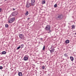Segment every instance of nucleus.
Masks as SVG:
<instances>
[{"label": "nucleus", "instance_id": "f257e3e1", "mask_svg": "<svg viewBox=\"0 0 76 76\" xmlns=\"http://www.w3.org/2000/svg\"><path fill=\"white\" fill-rule=\"evenodd\" d=\"M15 20V18H12L10 19V20L8 21L9 23H12Z\"/></svg>", "mask_w": 76, "mask_h": 76}, {"label": "nucleus", "instance_id": "f03ea898", "mask_svg": "<svg viewBox=\"0 0 76 76\" xmlns=\"http://www.w3.org/2000/svg\"><path fill=\"white\" fill-rule=\"evenodd\" d=\"M29 58V56H25L23 58V60L24 61H27Z\"/></svg>", "mask_w": 76, "mask_h": 76}, {"label": "nucleus", "instance_id": "7ed1b4c3", "mask_svg": "<svg viewBox=\"0 0 76 76\" xmlns=\"http://www.w3.org/2000/svg\"><path fill=\"white\" fill-rule=\"evenodd\" d=\"M46 30H48L50 29V26H46L45 28Z\"/></svg>", "mask_w": 76, "mask_h": 76}, {"label": "nucleus", "instance_id": "20e7f679", "mask_svg": "<svg viewBox=\"0 0 76 76\" xmlns=\"http://www.w3.org/2000/svg\"><path fill=\"white\" fill-rule=\"evenodd\" d=\"M35 0H32L31 1V4L32 6H34L35 5Z\"/></svg>", "mask_w": 76, "mask_h": 76}, {"label": "nucleus", "instance_id": "39448f33", "mask_svg": "<svg viewBox=\"0 0 76 76\" xmlns=\"http://www.w3.org/2000/svg\"><path fill=\"white\" fill-rule=\"evenodd\" d=\"M50 51L51 53H53L54 51V48H50Z\"/></svg>", "mask_w": 76, "mask_h": 76}, {"label": "nucleus", "instance_id": "423d86ee", "mask_svg": "<svg viewBox=\"0 0 76 76\" xmlns=\"http://www.w3.org/2000/svg\"><path fill=\"white\" fill-rule=\"evenodd\" d=\"M18 15V14H17L16 12H13L12 13V15L13 16H16V15Z\"/></svg>", "mask_w": 76, "mask_h": 76}, {"label": "nucleus", "instance_id": "0eeeda50", "mask_svg": "<svg viewBox=\"0 0 76 76\" xmlns=\"http://www.w3.org/2000/svg\"><path fill=\"white\" fill-rule=\"evenodd\" d=\"M18 75L19 76H22V72H19L18 73Z\"/></svg>", "mask_w": 76, "mask_h": 76}, {"label": "nucleus", "instance_id": "6e6552de", "mask_svg": "<svg viewBox=\"0 0 76 76\" xmlns=\"http://www.w3.org/2000/svg\"><path fill=\"white\" fill-rule=\"evenodd\" d=\"M58 18H59L60 19H61L63 18V16L61 15L59 16L58 17H57Z\"/></svg>", "mask_w": 76, "mask_h": 76}, {"label": "nucleus", "instance_id": "1a4fd4ad", "mask_svg": "<svg viewBox=\"0 0 76 76\" xmlns=\"http://www.w3.org/2000/svg\"><path fill=\"white\" fill-rule=\"evenodd\" d=\"M19 37L20 38H22L23 37V34H20L19 35Z\"/></svg>", "mask_w": 76, "mask_h": 76}, {"label": "nucleus", "instance_id": "9d476101", "mask_svg": "<svg viewBox=\"0 0 76 76\" xmlns=\"http://www.w3.org/2000/svg\"><path fill=\"white\" fill-rule=\"evenodd\" d=\"M70 42L69 41V40H67L65 42L66 43V44H69V43Z\"/></svg>", "mask_w": 76, "mask_h": 76}, {"label": "nucleus", "instance_id": "9b49d317", "mask_svg": "<svg viewBox=\"0 0 76 76\" xmlns=\"http://www.w3.org/2000/svg\"><path fill=\"white\" fill-rule=\"evenodd\" d=\"M29 6H30V4L27 3V4L26 7H29Z\"/></svg>", "mask_w": 76, "mask_h": 76}, {"label": "nucleus", "instance_id": "f8f14e48", "mask_svg": "<svg viewBox=\"0 0 76 76\" xmlns=\"http://www.w3.org/2000/svg\"><path fill=\"white\" fill-rule=\"evenodd\" d=\"M28 14H29V12H28V11H27L26 14H25V16H28Z\"/></svg>", "mask_w": 76, "mask_h": 76}, {"label": "nucleus", "instance_id": "ddd939ff", "mask_svg": "<svg viewBox=\"0 0 76 76\" xmlns=\"http://www.w3.org/2000/svg\"><path fill=\"white\" fill-rule=\"evenodd\" d=\"M70 58L71 60V61H73V60H74V58H73V57H72V56H71L70 57Z\"/></svg>", "mask_w": 76, "mask_h": 76}, {"label": "nucleus", "instance_id": "4468645a", "mask_svg": "<svg viewBox=\"0 0 76 76\" xmlns=\"http://www.w3.org/2000/svg\"><path fill=\"white\" fill-rule=\"evenodd\" d=\"M2 54H5L6 53V51H3L2 53Z\"/></svg>", "mask_w": 76, "mask_h": 76}, {"label": "nucleus", "instance_id": "2eb2a0df", "mask_svg": "<svg viewBox=\"0 0 76 76\" xmlns=\"http://www.w3.org/2000/svg\"><path fill=\"white\" fill-rule=\"evenodd\" d=\"M64 56L65 57H67V54L66 53L65 54H64Z\"/></svg>", "mask_w": 76, "mask_h": 76}, {"label": "nucleus", "instance_id": "dca6fc26", "mask_svg": "<svg viewBox=\"0 0 76 76\" xmlns=\"http://www.w3.org/2000/svg\"><path fill=\"white\" fill-rule=\"evenodd\" d=\"M72 29H75V26L73 25L72 26Z\"/></svg>", "mask_w": 76, "mask_h": 76}, {"label": "nucleus", "instance_id": "f3484780", "mask_svg": "<svg viewBox=\"0 0 76 76\" xmlns=\"http://www.w3.org/2000/svg\"><path fill=\"white\" fill-rule=\"evenodd\" d=\"M45 1H42V4H45Z\"/></svg>", "mask_w": 76, "mask_h": 76}, {"label": "nucleus", "instance_id": "a211bd4d", "mask_svg": "<svg viewBox=\"0 0 76 76\" xmlns=\"http://www.w3.org/2000/svg\"><path fill=\"white\" fill-rule=\"evenodd\" d=\"M8 24H6L5 25V27H6V28H7V27H8Z\"/></svg>", "mask_w": 76, "mask_h": 76}, {"label": "nucleus", "instance_id": "6ab92c4d", "mask_svg": "<svg viewBox=\"0 0 76 76\" xmlns=\"http://www.w3.org/2000/svg\"><path fill=\"white\" fill-rule=\"evenodd\" d=\"M57 4H55L54 5V7H57Z\"/></svg>", "mask_w": 76, "mask_h": 76}, {"label": "nucleus", "instance_id": "aec40b11", "mask_svg": "<svg viewBox=\"0 0 76 76\" xmlns=\"http://www.w3.org/2000/svg\"><path fill=\"white\" fill-rule=\"evenodd\" d=\"M20 48V46H19L17 48V50H19Z\"/></svg>", "mask_w": 76, "mask_h": 76}, {"label": "nucleus", "instance_id": "412c9836", "mask_svg": "<svg viewBox=\"0 0 76 76\" xmlns=\"http://www.w3.org/2000/svg\"><path fill=\"white\" fill-rule=\"evenodd\" d=\"M21 48H23V46H24V45L23 44L21 45Z\"/></svg>", "mask_w": 76, "mask_h": 76}, {"label": "nucleus", "instance_id": "4be33fe9", "mask_svg": "<svg viewBox=\"0 0 76 76\" xmlns=\"http://www.w3.org/2000/svg\"><path fill=\"white\" fill-rule=\"evenodd\" d=\"M48 33H50V32H51V30H50L48 32Z\"/></svg>", "mask_w": 76, "mask_h": 76}, {"label": "nucleus", "instance_id": "5701e85b", "mask_svg": "<svg viewBox=\"0 0 76 76\" xmlns=\"http://www.w3.org/2000/svg\"><path fill=\"white\" fill-rule=\"evenodd\" d=\"M45 46H44L43 47V50H45Z\"/></svg>", "mask_w": 76, "mask_h": 76}, {"label": "nucleus", "instance_id": "b1692460", "mask_svg": "<svg viewBox=\"0 0 76 76\" xmlns=\"http://www.w3.org/2000/svg\"><path fill=\"white\" fill-rule=\"evenodd\" d=\"M3 69V67L2 66H0V69Z\"/></svg>", "mask_w": 76, "mask_h": 76}, {"label": "nucleus", "instance_id": "393cba45", "mask_svg": "<svg viewBox=\"0 0 76 76\" xmlns=\"http://www.w3.org/2000/svg\"><path fill=\"white\" fill-rule=\"evenodd\" d=\"M1 10H2V9H1V8H0V13L1 12Z\"/></svg>", "mask_w": 76, "mask_h": 76}, {"label": "nucleus", "instance_id": "a878e982", "mask_svg": "<svg viewBox=\"0 0 76 76\" xmlns=\"http://www.w3.org/2000/svg\"><path fill=\"white\" fill-rule=\"evenodd\" d=\"M42 68L43 69H45V66H42Z\"/></svg>", "mask_w": 76, "mask_h": 76}, {"label": "nucleus", "instance_id": "bb28decb", "mask_svg": "<svg viewBox=\"0 0 76 76\" xmlns=\"http://www.w3.org/2000/svg\"><path fill=\"white\" fill-rule=\"evenodd\" d=\"M30 18H28V19H27V20H29Z\"/></svg>", "mask_w": 76, "mask_h": 76}, {"label": "nucleus", "instance_id": "cd10ccee", "mask_svg": "<svg viewBox=\"0 0 76 76\" xmlns=\"http://www.w3.org/2000/svg\"><path fill=\"white\" fill-rule=\"evenodd\" d=\"M13 10H15V9L13 8Z\"/></svg>", "mask_w": 76, "mask_h": 76}, {"label": "nucleus", "instance_id": "c85d7f7f", "mask_svg": "<svg viewBox=\"0 0 76 76\" xmlns=\"http://www.w3.org/2000/svg\"><path fill=\"white\" fill-rule=\"evenodd\" d=\"M8 0H5V1H7Z\"/></svg>", "mask_w": 76, "mask_h": 76}, {"label": "nucleus", "instance_id": "c756f323", "mask_svg": "<svg viewBox=\"0 0 76 76\" xmlns=\"http://www.w3.org/2000/svg\"><path fill=\"white\" fill-rule=\"evenodd\" d=\"M75 34V35H76V33Z\"/></svg>", "mask_w": 76, "mask_h": 76}]
</instances>
